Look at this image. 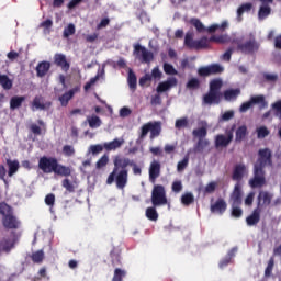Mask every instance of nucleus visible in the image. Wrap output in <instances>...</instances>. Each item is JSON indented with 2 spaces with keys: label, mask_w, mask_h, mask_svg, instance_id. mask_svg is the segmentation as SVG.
<instances>
[{
  "label": "nucleus",
  "mask_w": 281,
  "mask_h": 281,
  "mask_svg": "<svg viewBox=\"0 0 281 281\" xmlns=\"http://www.w3.org/2000/svg\"><path fill=\"white\" fill-rule=\"evenodd\" d=\"M113 166L112 172L106 178V184L115 183L117 190H124L128 186V168H133V175H142V168L128 157L115 156Z\"/></svg>",
  "instance_id": "nucleus-1"
},
{
  "label": "nucleus",
  "mask_w": 281,
  "mask_h": 281,
  "mask_svg": "<svg viewBox=\"0 0 281 281\" xmlns=\"http://www.w3.org/2000/svg\"><path fill=\"white\" fill-rule=\"evenodd\" d=\"M258 158L252 167V178L249 179L250 188H265L267 186V172L265 168L273 167V153L269 148H261L258 150Z\"/></svg>",
  "instance_id": "nucleus-2"
},
{
  "label": "nucleus",
  "mask_w": 281,
  "mask_h": 281,
  "mask_svg": "<svg viewBox=\"0 0 281 281\" xmlns=\"http://www.w3.org/2000/svg\"><path fill=\"white\" fill-rule=\"evenodd\" d=\"M38 168L44 175H52L54 172L58 177H71V167L59 164L56 157H41Z\"/></svg>",
  "instance_id": "nucleus-3"
},
{
  "label": "nucleus",
  "mask_w": 281,
  "mask_h": 281,
  "mask_svg": "<svg viewBox=\"0 0 281 281\" xmlns=\"http://www.w3.org/2000/svg\"><path fill=\"white\" fill-rule=\"evenodd\" d=\"M1 223L4 229H20L21 220L14 215V209L5 202L0 203Z\"/></svg>",
  "instance_id": "nucleus-4"
},
{
  "label": "nucleus",
  "mask_w": 281,
  "mask_h": 281,
  "mask_svg": "<svg viewBox=\"0 0 281 281\" xmlns=\"http://www.w3.org/2000/svg\"><path fill=\"white\" fill-rule=\"evenodd\" d=\"M210 38L207 36H202L200 40H194L193 32H187L184 36V47L188 49H207L210 47Z\"/></svg>",
  "instance_id": "nucleus-5"
},
{
  "label": "nucleus",
  "mask_w": 281,
  "mask_h": 281,
  "mask_svg": "<svg viewBox=\"0 0 281 281\" xmlns=\"http://www.w3.org/2000/svg\"><path fill=\"white\" fill-rule=\"evenodd\" d=\"M151 205H154V207L168 205V198L166 196V188H164V186H154V189L151 191Z\"/></svg>",
  "instance_id": "nucleus-6"
},
{
  "label": "nucleus",
  "mask_w": 281,
  "mask_h": 281,
  "mask_svg": "<svg viewBox=\"0 0 281 281\" xmlns=\"http://www.w3.org/2000/svg\"><path fill=\"white\" fill-rule=\"evenodd\" d=\"M150 133V139H155V137H159L161 135V122H149L142 126L140 139H144L146 135Z\"/></svg>",
  "instance_id": "nucleus-7"
},
{
  "label": "nucleus",
  "mask_w": 281,
  "mask_h": 281,
  "mask_svg": "<svg viewBox=\"0 0 281 281\" xmlns=\"http://www.w3.org/2000/svg\"><path fill=\"white\" fill-rule=\"evenodd\" d=\"M133 56L142 60V63L146 64L153 63V60H155V55L153 52L147 50L146 46H142V44H134Z\"/></svg>",
  "instance_id": "nucleus-8"
},
{
  "label": "nucleus",
  "mask_w": 281,
  "mask_h": 281,
  "mask_svg": "<svg viewBox=\"0 0 281 281\" xmlns=\"http://www.w3.org/2000/svg\"><path fill=\"white\" fill-rule=\"evenodd\" d=\"M234 131H236V124L232 125L231 130L226 132V136L220 134L215 137V148H227L234 139Z\"/></svg>",
  "instance_id": "nucleus-9"
},
{
  "label": "nucleus",
  "mask_w": 281,
  "mask_h": 281,
  "mask_svg": "<svg viewBox=\"0 0 281 281\" xmlns=\"http://www.w3.org/2000/svg\"><path fill=\"white\" fill-rule=\"evenodd\" d=\"M225 68L220 64H211L209 66H203L198 69V76L202 78H207V76H217L218 74H223Z\"/></svg>",
  "instance_id": "nucleus-10"
},
{
  "label": "nucleus",
  "mask_w": 281,
  "mask_h": 281,
  "mask_svg": "<svg viewBox=\"0 0 281 281\" xmlns=\"http://www.w3.org/2000/svg\"><path fill=\"white\" fill-rule=\"evenodd\" d=\"M260 44H258L255 38L237 45V49L241 52V54H254V52H258Z\"/></svg>",
  "instance_id": "nucleus-11"
},
{
  "label": "nucleus",
  "mask_w": 281,
  "mask_h": 281,
  "mask_svg": "<svg viewBox=\"0 0 281 281\" xmlns=\"http://www.w3.org/2000/svg\"><path fill=\"white\" fill-rule=\"evenodd\" d=\"M245 175H247V166L243 162L237 164L233 168L232 180L240 183Z\"/></svg>",
  "instance_id": "nucleus-12"
},
{
  "label": "nucleus",
  "mask_w": 281,
  "mask_h": 281,
  "mask_svg": "<svg viewBox=\"0 0 281 281\" xmlns=\"http://www.w3.org/2000/svg\"><path fill=\"white\" fill-rule=\"evenodd\" d=\"M221 98H223V93L209 90V92L203 95L202 104H207L209 106H212V104H221Z\"/></svg>",
  "instance_id": "nucleus-13"
},
{
  "label": "nucleus",
  "mask_w": 281,
  "mask_h": 281,
  "mask_svg": "<svg viewBox=\"0 0 281 281\" xmlns=\"http://www.w3.org/2000/svg\"><path fill=\"white\" fill-rule=\"evenodd\" d=\"M231 205H243V187L236 183L231 193Z\"/></svg>",
  "instance_id": "nucleus-14"
},
{
  "label": "nucleus",
  "mask_w": 281,
  "mask_h": 281,
  "mask_svg": "<svg viewBox=\"0 0 281 281\" xmlns=\"http://www.w3.org/2000/svg\"><path fill=\"white\" fill-rule=\"evenodd\" d=\"M160 175H161V162L157 160L151 161L149 166V181H151V183H155V181L159 179Z\"/></svg>",
  "instance_id": "nucleus-15"
},
{
  "label": "nucleus",
  "mask_w": 281,
  "mask_h": 281,
  "mask_svg": "<svg viewBox=\"0 0 281 281\" xmlns=\"http://www.w3.org/2000/svg\"><path fill=\"white\" fill-rule=\"evenodd\" d=\"M177 78L169 77L166 81L158 83L156 91L157 93H166V91H170L172 87H177Z\"/></svg>",
  "instance_id": "nucleus-16"
},
{
  "label": "nucleus",
  "mask_w": 281,
  "mask_h": 281,
  "mask_svg": "<svg viewBox=\"0 0 281 281\" xmlns=\"http://www.w3.org/2000/svg\"><path fill=\"white\" fill-rule=\"evenodd\" d=\"M210 211L212 214L223 215L227 211V202L223 198H218L215 203L211 204Z\"/></svg>",
  "instance_id": "nucleus-17"
},
{
  "label": "nucleus",
  "mask_w": 281,
  "mask_h": 281,
  "mask_svg": "<svg viewBox=\"0 0 281 281\" xmlns=\"http://www.w3.org/2000/svg\"><path fill=\"white\" fill-rule=\"evenodd\" d=\"M16 245V239H11L9 237H3L0 240V255L1 254H10L14 249Z\"/></svg>",
  "instance_id": "nucleus-18"
},
{
  "label": "nucleus",
  "mask_w": 281,
  "mask_h": 281,
  "mask_svg": "<svg viewBox=\"0 0 281 281\" xmlns=\"http://www.w3.org/2000/svg\"><path fill=\"white\" fill-rule=\"evenodd\" d=\"M52 106V102L43 103V97L36 95L31 104L32 111H45Z\"/></svg>",
  "instance_id": "nucleus-19"
},
{
  "label": "nucleus",
  "mask_w": 281,
  "mask_h": 281,
  "mask_svg": "<svg viewBox=\"0 0 281 281\" xmlns=\"http://www.w3.org/2000/svg\"><path fill=\"white\" fill-rule=\"evenodd\" d=\"M76 93H80V86H77L70 89L68 92H65L63 95L59 97V102L61 106H67L69 104V100L76 95Z\"/></svg>",
  "instance_id": "nucleus-20"
},
{
  "label": "nucleus",
  "mask_w": 281,
  "mask_h": 281,
  "mask_svg": "<svg viewBox=\"0 0 281 281\" xmlns=\"http://www.w3.org/2000/svg\"><path fill=\"white\" fill-rule=\"evenodd\" d=\"M49 69H52V64L49 61L38 63L35 68L37 78H45V76H47L49 72Z\"/></svg>",
  "instance_id": "nucleus-21"
},
{
  "label": "nucleus",
  "mask_w": 281,
  "mask_h": 281,
  "mask_svg": "<svg viewBox=\"0 0 281 281\" xmlns=\"http://www.w3.org/2000/svg\"><path fill=\"white\" fill-rule=\"evenodd\" d=\"M54 60L55 65H57V67H60L63 71H69L70 65L64 54H56Z\"/></svg>",
  "instance_id": "nucleus-22"
},
{
  "label": "nucleus",
  "mask_w": 281,
  "mask_h": 281,
  "mask_svg": "<svg viewBox=\"0 0 281 281\" xmlns=\"http://www.w3.org/2000/svg\"><path fill=\"white\" fill-rule=\"evenodd\" d=\"M250 102H251L252 106L257 104L259 106V109H261V110L267 109V106H269V103L265 99L263 94L250 97Z\"/></svg>",
  "instance_id": "nucleus-23"
},
{
  "label": "nucleus",
  "mask_w": 281,
  "mask_h": 281,
  "mask_svg": "<svg viewBox=\"0 0 281 281\" xmlns=\"http://www.w3.org/2000/svg\"><path fill=\"white\" fill-rule=\"evenodd\" d=\"M246 223L249 227H254L260 223V210L255 209L252 213L246 218Z\"/></svg>",
  "instance_id": "nucleus-24"
},
{
  "label": "nucleus",
  "mask_w": 281,
  "mask_h": 281,
  "mask_svg": "<svg viewBox=\"0 0 281 281\" xmlns=\"http://www.w3.org/2000/svg\"><path fill=\"white\" fill-rule=\"evenodd\" d=\"M271 199H273V195L271 193H269L268 191H260L257 198L258 205H271Z\"/></svg>",
  "instance_id": "nucleus-25"
},
{
  "label": "nucleus",
  "mask_w": 281,
  "mask_h": 281,
  "mask_svg": "<svg viewBox=\"0 0 281 281\" xmlns=\"http://www.w3.org/2000/svg\"><path fill=\"white\" fill-rule=\"evenodd\" d=\"M23 102H25V97L23 95H14L10 99V110L16 111V109H21L23 106Z\"/></svg>",
  "instance_id": "nucleus-26"
},
{
  "label": "nucleus",
  "mask_w": 281,
  "mask_h": 281,
  "mask_svg": "<svg viewBox=\"0 0 281 281\" xmlns=\"http://www.w3.org/2000/svg\"><path fill=\"white\" fill-rule=\"evenodd\" d=\"M249 132L247 131V125L239 126L235 132V142L236 144H240L244 139H246Z\"/></svg>",
  "instance_id": "nucleus-27"
},
{
  "label": "nucleus",
  "mask_w": 281,
  "mask_h": 281,
  "mask_svg": "<svg viewBox=\"0 0 281 281\" xmlns=\"http://www.w3.org/2000/svg\"><path fill=\"white\" fill-rule=\"evenodd\" d=\"M223 95H224V100H226V102H232V100H236L238 98V95H240V89L236 88V89L225 90L223 92Z\"/></svg>",
  "instance_id": "nucleus-28"
},
{
  "label": "nucleus",
  "mask_w": 281,
  "mask_h": 281,
  "mask_svg": "<svg viewBox=\"0 0 281 281\" xmlns=\"http://www.w3.org/2000/svg\"><path fill=\"white\" fill-rule=\"evenodd\" d=\"M122 144H124V140H120V139L115 138L112 142L104 143L103 147L108 151L117 150V148L122 147Z\"/></svg>",
  "instance_id": "nucleus-29"
},
{
  "label": "nucleus",
  "mask_w": 281,
  "mask_h": 281,
  "mask_svg": "<svg viewBox=\"0 0 281 281\" xmlns=\"http://www.w3.org/2000/svg\"><path fill=\"white\" fill-rule=\"evenodd\" d=\"M7 166L9 167L8 176L12 177L13 175H16L19 172V160H11L7 159Z\"/></svg>",
  "instance_id": "nucleus-30"
},
{
  "label": "nucleus",
  "mask_w": 281,
  "mask_h": 281,
  "mask_svg": "<svg viewBox=\"0 0 281 281\" xmlns=\"http://www.w3.org/2000/svg\"><path fill=\"white\" fill-rule=\"evenodd\" d=\"M237 249L233 248L228 251L227 256L222 259L218 263L220 269H225L229 262H232V258H234V254H236Z\"/></svg>",
  "instance_id": "nucleus-31"
},
{
  "label": "nucleus",
  "mask_w": 281,
  "mask_h": 281,
  "mask_svg": "<svg viewBox=\"0 0 281 281\" xmlns=\"http://www.w3.org/2000/svg\"><path fill=\"white\" fill-rule=\"evenodd\" d=\"M127 83L132 91L137 89V76L133 72V69L128 70Z\"/></svg>",
  "instance_id": "nucleus-32"
},
{
  "label": "nucleus",
  "mask_w": 281,
  "mask_h": 281,
  "mask_svg": "<svg viewBox=\"0 0 281 281\" xmlns=\"http://www.w3.org/2000/svg\"><path fill=\"white\" fill-rule=\"evenodd\" d=\"M269 14H271V7H269V4H263L259 8V11H258L259 21H265V19H267Z\"/></svg>",
  "instance_id": "nucleus-33"
},
{
  "label": "nucleus",
  "mask_w": 281,
  "mask_h": 281,
  "mask_svg": "<svg viewBox=\"0 0 281 281\" xmlns=\"http://www.w3.org/2000/svg\"><path fill=\"white\" fill-rule=\"evenodd\" d=\"M223 88V80L213 79L210 81L209 91H213L215 93H221V89Z\"/></svg>",
  "instance_id": "nucleus-34"
},
{
  "label": "nucleus",
  "mask_w": 281,
  "mask_h": 281,
  "mask_svg": "<svg viewBox=\"0 0 281 281\" xmlns=\"http://www.w3.org/2000/svg\"><path fill=\"white\" fill-rule=\"evenodd\" d=\"M0 85L5 91H10V89H12V80L8 75H0Z\"/></svg>",
  "instance_id": "nucleus-35"
},
{
  "label": "nucleus",
  "mask_w": 281,
  "mask_h": 281,
  "mask_svg": "<svg viewBox=\"0 0 281 281\" xmlns=\"http://www.w3.org/2000/svg\"><path fill=\"white\" fill-rule=\"evenodd\" d=\"M31 260L35 265H41V262H43V260H45V252L43 250H37V251L33 252L31 256Z\"/></svg>",
  "instance_id": "nucleus-36"
},
{
  "label": "nucleus",
  "mask_w": 281,
  "mask_h": 281,
  "mask_svg": "<svg viewBox=\"0 0 281 281\" xmlns=\"http://www.w3.org/2000/svg\"><path fill=\"white\" fill-rule=\"evenodd\" d=\"M207 146H210V140L204 139V138H199V140L194 147V151L203 153V150H205V148H207Z\"/></svg>",
  "instance_id": "nucleus-37"
},
{
  "label": "nucleus",
  "mask_w": 281,
  "mask_h": 281,
  "mask_svg": "<svg viewBox=\"0 0 281 281\" xmlns=\"http://www.w3.org/2000/svg\"><path fill=\"white\" fill-rule=\"evenodd\" d=\"M145 214L149 221H157L159 218V213H157L155 206L147 207Z\"/></svg>",
  "instance_id": "nucleus-38"
},
{
  "label": "nucleus",
  "mask_w": 281,
  "mask_h": 281,
  "mask_svg": "<svg viewBox=\"0 0 281 281\" xmlns=\"http://www.w3.org/2000/svg\"><path fill=\"white\" fill-rule=\"evenodd\" d=\"M76 34V25L74 23H69L63 32L64 38H69V36H74Z\"/></svg>",
  "instance_id": "nucleus-39"
},
{
  "label": "nucleus",
  "mask_w": 281,
  "mask_h": 281,
  "mask_svg": "<svg viewBox=\"0 0 281 281\" xmlns=\"http://www.w3.org/2000/svg\"><path fill=\"white\" fill-rule=\"evenodd\" d=\"M63 188H65L66 191H68L70 194H74L76 192V186L72 184L71 180L69 178H65L61 181Z\"/></svg>",
  "instance_id": "nucleus-40"
},
{
  "label": "nucleus",
  "mask_w": 281,
  "mask_h": 281,
  "mask_svg": "<svg viewBox=\"0 0 281 281\" xmlns=\"http://www.w3.org/2000/svg\"><path fill=\"white\" fill-rule=\"evenodd\" d=\"M190 164V156L186 155L182 160H180L177 165V171L183 172L186 168H188V165Z\"/></svg>",
  "instance_id": "nucleus-41"
},
{
  "label": "nucleus",
  "mask_w": 281,
  "mask_h": 281,
  "mask_svg": "<svg viewBox=\"0 0 281 281\" xmlns=\"http://www.w3.org/2000/svg\"><path fill=\"white\" fill-rule=\"evenodd\" d=\"M273 267H276V259L271 257L268 261V265L265 269V277L271 278V273H273Z\"/></svg>",
  "instance_id": "nucleus-42"
},
{
  "label": "nucleus",
  "mask_w": 281,
  "mask_h": 281,
  "mask_svg": "<svg viewBox=\"0 0 281 281\" xmlns=\"http://www.w3.org/2000/svg\"><path fill=\"white\" fill-rule=\"evenodd\" d=\"M192 135H193V137L203 139V137H207V128L206 127L195 128V130H193Z\"/></svg>",
  "instance_id": "nucleus-43"
},
{
  "label": "nucleus",
  "mask_w": 281,
  "mask_h": 281,
  "mask_svg": "<svg viewBox=\"0 0 281 281\" xmlns=\"http://www.w3.org/2000/svg\"><path fill=\"white\" fill-rule=\"evenodd\" d=\"M257 138L258 139H265V137H269L270 131L267 128V126H260L257 130Z\"/></svg>",
  "instance_id": "nucleus-44"
},
{
  "label": "nucleus",
  "mask_w": 281,
  "mask_h": 281,
  "mask_svg": "<svg viewBox=\"0 0 281 281\" xmlns=\"http://www.w3.org/2000/svg\"><path fill=\"white\" fill-rule=\"evenodd\" d=\"M162 68L167 76H177V74H179L172 64L165 63Z\"/></svg>",
  "instance_id": "nucleus-45"
},
{
  "label": "nucleus",
  "mask_w": 281,
  "mask_h": 281,
  "mask_svg": "<svg viewBox=\"0 0 281 281\" xmlns=\"http://www.w3.org/2000/svg\"><path fill=\"white\" fill-rule=\"evenodd\" d=\"M181 203L182 205H192V203H194V195L192 193H184L181 196Z\"/></svg>",
  "instance_id": "nucleus-46"
},
{
  "label": "nucleus",
  "mask_w": 281,
  "mask_h": 281,
  "mask_svg": "<svg viewBox=\"0 0 281 281\" xmlns=\"http://www.w3.org/2000/svg\"><path fill=\"white\" fill-rule=\"evenodd\" d=\"M211 43H229V37L227 35H212L210 37Z\"/></svg>",
  "instance_id": "nucleus-47"
},
{
  "label": "nucleus",
  "mask_w": 281,
  "mask_h": 281,
  "mask_svg": "<svg viewBox=\"0 0 281 281\" xmlns=\"http://www.w3.org/2000/svg\"><path fill=\"white\" fill-rule=\"evenodd\" d=\"M61 153L65 157H74L76 155V148L72 145H64Z\"/></svg>",
  "instance_id": "nucleus-48"
},
{
  "label": "nucleus",
  "mask_w": 281,
  "mask_h": 281,
  "mask_svg": "<svg viewBox=\"0 0 281 281\" xmlns=\"http://www.w3.org/2000/svg\"><path fill=\"white\" fill-rule=\"evenodd\" d=\"M109 165V156L103 155L95 164L97 170H102V168H106Z\"/></svg>",
  "instance_id": "nucleus-49"
},
{
  "label": "nucleus",
  "mask_w": 281,
  "mask_h": 281,
  "mask_svg": "<svg viewBox=\"0 0 281 281\" xmlns=\"http://www.w3.org/2000/svg\"><path fill=\"white\" fill-rule=\"evenodd\" d=\"M190 23L191 25H194L198 32H205V25H203V22H201V20L193 18L190 20Z\"/></svg>",
  "instance_id": "nucleus-50"
},
{
  "label": "nucleus",
  "mask_w": 281,
  "mask_h": 281,
  "mask_svg": "<svg viewBox=\"0 0 281 281\" xmlns=\"http://www.w3.org/2000/svg\"><path fill=\"white\" fill-rule=\"evenodd\" d=\"M88 124L90 128H98L102 125V121L100 120V116H91L88 120Z\"/></svg>",
  "instance_id": "nucleus-51"
},
{
  "label": "nucleus",
  "mask_w": 281,
  "mask_h": 281,
  "mask_svg": "<svg viewBox=\"0 0 281 281\" xmlns=\"http://www.w3.org/2000/svg\"><path fill=\"white\" fill-rule=\"evenodd\" d=\"M125 277H126V271H124V270H122L120 268H116L114 270V276L112 278V281H122L123 278H125Z\"/></svg>",
  "instance_id": "nucleus-52"
},
{
  "label": "nucleus",
  "mask_w": 281,
  "mask_h": 281,
  "mask_svg": "<svg viewBox=\"0 0 281 281\" xmlns=\"http://www.w3.org/2000/svg\"><path fill=\"white\" fill-rule=\"evenodd\" d=\"M231 216H233V218H240V216H243L240 205H232Z\"/></svg>",
  "instance_id": "nucleus-53"
},
{
  "label": "nucleus",
  "mask_w": 281,
  "mask_h": 281,
  "mask_svg": "<svg viewBox=\"0 0 281 281\" xmlns=\"http://www.w3.org/2000/svg\"><path fill=\"white\" fill-rule=\"evenodd\" d=\"M201 87V81L198 78H191L187 82V89H199Z\"/></svg>",
  "instance_id": "nucleus-54"
},
{
  "label": "nucleus",
  "mask_w": 281,
  "mask_h": 281,
  "mask_svg": "<svg viewBox=\"0 0 281 281\" xmlns=\"http://www.w3.org/2000/svg\"><path fill=\"white\" fill-rule=\"evenodd\" d=\"M234 117V110H228L224 112L220 119V122H229Z\"/></svg>",
  "instance_id": "nucleus-55"
},
{
  "label": "nucleus",
  "mask_w": 281,
  "mask_h": 281,
  "mask_svg": "<svg viewBox=\"0 0 281 281\" xmlns=\"http://www.w3.org/2000/svg\"><path fill=\"white\" fill-rule=\"evenodd\" d=\"M171 190L176 194H179V192H181V190H183V184L181 183V180L173 181L172 186H171Z\"/></svg>",
  "instance_id": "nucleus-56"
},
{
  "label": "nucleus",
  "mask_w": 281,
  "mask_h": 281,
  "mask_svg": "<svg viewBox=\"0 0 281 281\" xmlns=\"http://www.w3.org/2000/svg\"><path fill=\"white\" fill-rule=\"evenodd\" d=\"M89 150H90L93 155H100V153H102V150H104V145H101V144L91 145V146L89 147Z\"/></svg>",
  "instance_id": "nucleus-57"
},
{
  "label": "nucleus",
  "mask_w": 281,
  "mask_h": 281,
  "mask_svg": "<svg viewBox=\"0 0 281 281\" xmlns=\"http://www.w3.org/2000/svg\"><path fill=\"white\" fill-rule=\"evenodd\" d=\"M252 108L254 104L251 103V99H249V101L241 103V105L239 106V113H247V111Z\"/></svg>",
  "instance_id": "nucleus-58"
},
{
  "label": "nucleus",
  "mask_w": 281,
  "mask_h": 281,
  "mask_svg": "<svg viewBox=\"0 0 281 281\" xmlns=\"http://www.w3.org/2000/svg\"><path fill=\"white\" fill-rule=\"evenodd\" d=\"M100 80V75H97L95 77L91 78L83 87L85 91H89L93 85H95Z\"/></svg>",
  "instance_id": "nucleus-59"
},
{
  "label": "nucleus",
  "mask_w": 281,
  "mask_h": 281,
  "mask_svg": "<svg viewBox=\"0 0 281 281\" xmlns=\"http://www.w3.org/2000/svg\"><path fill=\"white\" fill-rule=\"evenodd\" d=\"M153 76L150 74H145L143 77L139 78L138 85L139 87H145L146 82H151Z\"/></svg>",
  "instance_id": "nucleus-60"
},
{
  "label": "nucleus",
  "mask_w": 281,
  "mask_h": 281,
  "mask_svg": "<svg viewBox=\"0 0 281 281\" xmlns=\"http://www.w3.org/2000/svg\"><path fill=\"white\" fill-rule=\"evenodd\" d=\"M175 126L178 130L186 128L188 126V117L178 119Z\"/></svg>",
  "instance_id": "nucleus-61"
},
{
  "label": "nucleus",
  "mask_w": 281,
  "mask_h": 281,
  "mask_svg": "<svg viewBox=\"0 0 281 281\" xmlns=\"http://www.w3.org/2000/svg\"><path fill=\"white\" fill-rule=\"evenodd\" d=\"M45 203L48 205V207H52L56 203V195L54 193H49L45 196Z\"/></svg>",
  "instance_id": "nucleus-62"
},
{
  "label": "nucleus",
  "mask_w": 281,
  "mask_h": 281,
  "mask_svg": "<svg viewBox=\"0 0 281 281\" xmlns=\"http://www.w3.org/2000/svg\"><path fill=\"white\" fill-rule=\"evenodd\" d=\"M216 186H218L216 182H210L206 184L204 192H206V194H213V192L216 191Z\"/></svg>",
  "instance_id": "nucleus-63"
},
{
  "label": "nucleus",
  "mask_w": 281,
  "mask_h": 281,
  "mask_svg": "<svg viewBox=\"0 0 281 281\" xmlns=\"http://www.w3.org/2000/svg\"><path fill=\"white\" fill-rule=\"evenodd\" d=\"M272 110L274 112L276 115H279L281 117V100L272 103Z\"/></svg>",
  "instance_id": "nucleus-64"
}]
</instances>
